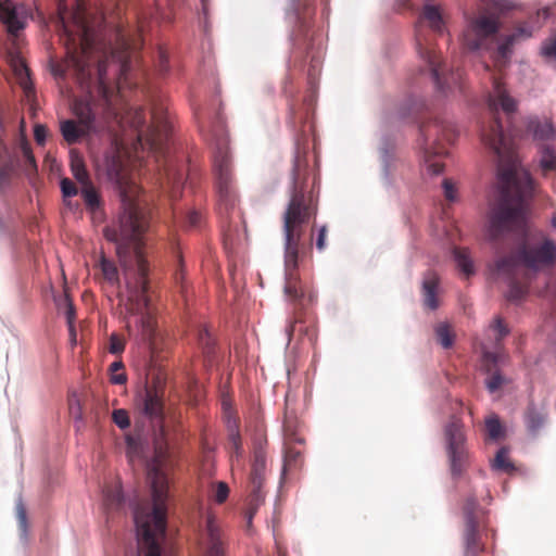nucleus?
Here are the masks:
<instances>
[{"instance_id": "1", "label": "nucleus", "mask_w": 556, "mask_h": 556, "mask_svg": "<svg viewBox=\"0 0 556 556\" xmlns=\"http://www.w3.org/2000/svg\"><path fill=\"white\" fill-rule=\"evenodd\" d=\"M491 80L488 108L492 121L482 129L481 140L497 163V195L488 212L489 237L497 240L508 232L527 233L526 214L528 200L533 193V180L520 166L514 141L504 132L498 118L500 111L506 115L515 113L517 102L509 96L500 76L492 74Z\"/></svg>"}, {"instance_id": "2", "label": "nucleus", "mask_w": 556, "mask_h": 556, "mask_svg": "<svg viewBox=\"0 0 556 556\" xmlns=\"http://www.w3.org/2000/svg\"><path fill=\"white\" fill-rule=\"evenodd\" d=\"M106 172L119 189L122 212L117 226L106 227L104 237L117 244L121 263L125 270L135 277L134 282L127 281L129 300L136 302L129 309L131 313L140 314L141 336L152 352H155L159 349V333L154 317L148 312L149 265L142 250V238L149 228V216L131 194L136 186L129 184L127 167L119 154L115 153L108 159Z\"/></svg>"}, {"instance_id": "3", "label": "nucleus", "mask_w": 556, "mask_h": 556, "mask_svg": "<svg viewBox=\"0 0 556 556\" xmlns=\"http://www.w3.org/2000/svg\"><path fill=\"white\" fill-rule=\"evenodd\" d=\"M309 169L305 149H296L292 174L290 198L282 216V231L285 239V293L293 301L304 298V289L300 280L298 267L301 241L304 227L318 211V199L315 194L316 177L308 184Z\"/></svg>"}, {"instance_id": "4", "label": "nucleus", "mask_w": 556, "mask_h": 556, "mask_svg": "<svg viewBox=\"0 0 556 556\" xmlns=\"http://www.w3.org/2000/svg\"><path fill=\"white\" fill-rule=\"evenodd\" d=\"M148 478L152 505H138L134 511L139 535V556H161V542L166 533L168 479L156 465L149 469Z\"/></svg>"}, {"instance_id": "5", "label": "nucleus", "mask_w": 556, "mask_h": 556, "mask_svg": "<svg viewBox=\"0 0 556 556\" xmlns=\"http://www.w3.org/2000/svg\"><path fill=\"white\" fill-rule=\"evenodd\" d=\"M556 261V244L544 239L541 245H530L522 241L518 249L495 262V270L503 276L509 286L508 299L519 301L528 292V270H539L551 266Z\"/></svg>"}, {"instance_id": "6", "label": "nucleus", "mask_w": 556, "mask_h": 556, "mask_svg": "<svg viewBox=\"0 0 556 556\" xmlns=\"http://www.w3.org/2000/svg\"><path fill=\"white\" fill-rule=\"evenodd\" d=\"M213 174L217 193V212L222 218L230 222L236 212L239 197L233 173L232 155L227 136L216 139L213 155Z\"/></svg>"}, {"instance_id": "7", "label": "nucleus", "mask_w": 556, "mask_h": 556, "mask_svg": "<svg viewBox=\"0 0 556 556\" xmlns=\"http://www.w3.org/2000/svg\"><path fill=\"white\" fill-rule=\"evenodd\" d=\"M422 21H426L434 33L442 34L444 31V18L441 9L433 4H426L424 7L421 20L415 26V39L418 54L429 66L431 77L437 88L441 91H445L451 88L448 79L444 77L440 56L426 34Z\"/></svg>"}, {"instance_id": "8", "label": "nucleus", "mask_w": 556, "mask_h": 556, "mask_svg": "<svg viewBox=\"0 0 556 556\" xmlns=\"http://www.w3.org/2000/svg\"><path fill=\"white\" fill-rule=\"evenodd\" d=\"M420 136L422 138L424 160L428 172L432 175L441 174L444 164L437 157L447 153L444 142L452 143L455 140L454 129L451 125L434 119L420 126Z\"/></svg>"}, {"instance_id": "9", "label": "nucleus", "mask_w": 556, "mask_h": 556, "mask_svg": "<svg viewBox=\"0 0 556 556\" xmlns=\"http://www.w3.org/2000/svg\"><path fill=\"white\" fill-rule=\"evenodd\" d=\"M444 435L451 473L458 478L469 465V452L462 420L453 417L445 427Z\"/></svg>"}, {"instance_id": "10", "label": "nucleus", "mask_w": 556, "mask_h": 556, "mask_svg": "<svg viewBox=\"0 0 556 556\" xmlns=\"http://www.w3.org/2000/svg\"><path fill=\"white\" fill-rule=\"evenodd\" d=\"M266 438H261L254 442L253 460L250 473L249 508L247 511L249 527L252 523L254 514L265 500L263 484L265 482L266 475Z\"/></svg>"}, {"instance_id": "11", "label": "nucleus", "mask_w": 556, "mask_h": 556, "mask_svg": "<svg viewBox=\"0 0 556 556\" xmlns=\"http://www.w3.org/2000/svg\"><path fill=\"white\" fill-rule=\"evenodd\" d=\"M498 17L492 14H480L470 20L464 33V46L469 50L489 49L500 30Z\"/></svg>"}, {"instance_id": "12", "label": "nucleus", "mask_w": 556, "mask_h": 556, "mask_svg": "<svg viewBox=\"0 0 556 556\" xmlns=\"http://www.w3.org/2000/svg\"><path fill=\"white\" fill-rule=\"evenodd\" d=\"M463 515L465 520L463 532L464 556H479L484 551V544L481 542L479 533L483 511L475 496H470L466 500L463 507Z\"/></svg>"}, {"instance_id": "13", "label": "nucleus", "mask_w": 556, "mask_h": 556, "mask_svg": "<svg viewBox=\"0 0 556 556\" xmlns=\"http://www.w3.org/2000/svg\"><path fill=\"white\" fill-rule=\"evenodd\" d=\"M137 408L150 420L162 424L164 419V391L159 379L146 386L137 401Z\"/></svg>"}, {"instance_id": "14", "label": "nucleus", "mask_w": 556, "mask_h": 556, "mask_svg": "<svg viewBox=\"0 0 556 556\" xmlns=\"http://www.w3.org/2000/svg\"><path fill=\"white\" fill-rule=\"evenodd\" d=\"M200 548L203 556H226V539L213 514L206 515Z\"/></svg>"}, {"instance_id": "15", "label": "nucleus", "mask_w": 556, "mask_h": 556, "mask_svg": "<svg viewBox=\"0 0 556 556\" xmlns=\"http://www.w3.org/2000/svg\"><path fill=\"white\" fill-rule=\"evenodd\" d=\"M18 157L16 149L10 150L0 140V193L9 191L17 177Z\"/></svg>"}, {"instance_id": "16", "label": "nucleus", "mask_w": 556, "mask_h": 556, "mask_svg": "<svg viewBox=\"0 0 556 556\" xmlns=\"http://www.w3.org/2000/svg\"><path fill=\"white\" fill-rule=\"evenodd\" d=\"M0 21L7 26L9 34L16 35L26 24L24 7H16L11 0H0Z\"/></svg>"}, {"instance_id": "17", "label": "nucleus", "mask_w": 556, "mask_h": 556, "mask_svg": "<svg viewBox=\"0 0 556 556\" xmlns=\"http://www.w3.org/2000/svg\"><path fill=\"white\" fill-rule=\"evenodd\" d=\"M223 410H224V417L227 422V428L229 432V443L231 446V450L233 451L237 458H240L242 456L243 450H242V441L241 435L239 431V420L236 416V410L231 406V404L227 401L223 402Z\"/></svg>"}, {"instance_id": "18", "label": "nucleus", "mask_w": 556, "mask_h": 556, "mask_svg": "<svg viewBox=\"0 0 556 556\" xmlns=\"http://www.w3.org/2000/svg\"><path fill=\"white\" fill-rule=\"evenodd\" d=\"M530 36L531 33L523 26L516 28V30L513 34L506 36L505 39L497 47L494 56L495 65L500 67V70H502V67H505L508 62L511 52V47L515 43V41H517L519 38H528Z\"/></svg>"}, {"instance_id": "19", "label": "nucleus", "mask_w": 556, "mask_h": 556, "mask_svg": "<svg viewBox=\"0 0 556 556\" xmlns=\"http://www.w3.org/2000/svg\"><path fill=\"white\" fill-rule=\"evenodd\" d=\"M527 130L538 141H553L556 137L555 128L547 118L530 117L527 123Z\"/></svg>"}, {"instance_id": "20", "label": "nucleus", "mask_w": 556, "mask_h": 556, "mask_svg": "<svg viewBox=\"0 0 556 556\" xmlns=\"http://www.w3.org/2000/svg\"><path fill=\"white\" fill-rule=\"evenodd\" d=\"M73 111L83 127L87 130H93L94 118L98 114L97 106L92 105L90 101L76 99L73 104Z\"/></svg>"}, {"instance_id": "21", "label": "nucleus", "mask_w": 556, "mask_h": 556, "mask_svg": "<svg viewBox=\"0 0 556 556\" xmlns=\"http://www.w3.org/2000/svg\"><path fill=\"white\" fill-rule=\"evenodd\" d=\"M438 287V275L433 271H428L422 281V296L425 306L432 311L439 307Z\"/></svg>"}, {"instance_id": "22", "label": "nucleus", "mask_w": 556, "mask_h": 556, "mask_svg": "<svg viewBox=\"0 0 556 556\" xmlns=\"http://www.w3.org/2000/svg\"><path fill=\"white\" fill-rule=\"evenodd\" d=\"M315 0H291V10L300 28L306 27L307 20L314 14Z\"/></svg>"}, {"instance_id": "23", "label": "nucleus", "mask_w": 556, "mask_h": 556, "mask_svg": "<svg viewBox=\"0 0 556 556\" xmlns=\"http://www.w3.org/2000/svg\"><path fill=\"white\" fill-rule=\"evenodd\" d=\"M90 130H87L80 124L79 126L72 119H66L61 123V134L64 140L70 143H76L83 136Z\"/></svg>"}, {"instance_id": "24", "label": "nucleus", "mask_w": 556, "mask_h": 556, "mask_svg": "<svg viewBox=\"0 0 556 556\" xmlns=\"http://www.w3.org/2000/svg\"><path fill=\"white\" fill-rule=\"evenodd\" d=\"M302 463L303 457L301 451L290 444H286L282 476L285 477L287 473L299 469L302 466Z\"/></svg>"}, {"instance_id": "25", "label": "nucleus", "mask_w": 556, "mask_h": 556, "mask_svg": "<svg viewBox=\"0 0 556 556\" xmlns=\"http://www.w3.org/2000/svg\"><path fill=\"white\" fill-rule=\"evenodd\" d=\"M525 421L531 433H536L545 422V415L533 404H529L525 413Z\"/></svg>"}, {"instance_id": "26", "label": "nucleus", "mask_w": 556, "mask_h": 556, "mask_svg": "<svg viewBox=\"0 0 556 556\" xmlns=\"http://www.w3.org/2000/svg\"><path fill=\"white\" fill-rule=\"evenodd\" d=\"M80 194L88 210L96 212L101 207V198L92 182L80 186Z\"/></svg>"}, {"instance_id": "27", "label": "nucleus", "mask_w": 556, "mask_h": 556, "mask_svg": "<svg viewBox=\"0 0 556 556\" xmlns=\"http://www.w3.org/2000/svg\"><path fill=\"white\" fill-rule=\"evenodd\" d=\"M540 153V166L543 174L547 175L549 172L556 170L555 150L548 144H543Z\"/></svg>"}, {"instance_id": "28", "label": "nucleus", "mask_w": 556, "mask_h": 556, "mask_svg": "<svg viewBox=\"0 0 556 556\" xmlns=\"http://www.w3.org/2000/svg\"><path fill=\"white\" fill-rule=\"evenodd\" d=\"M198 343L206 356H210L214 351L215 340L206 327L200 325L197 330Z\"/></svg>"}, {"instance_id": "29", "label": "nucleus", "mask_w": 556, "mask_h": 556, "mask_svg": "<svg viewBox=\"0 0 556 556\" xmlns=\"http://www.w3.org/2000/svg\"><path fill=\"white\" fill-rule=\"evenodd\" d=\"M453 254H454V260L457 264V267L462 270V273L464 275H466L467 277L472 275L473 266H472V262L469 256L468 250L455 248Z\"/></svg>"}, {"instance_id": "30", "label": "nucleus", "mask_w": 556, "mask_h": 556, "mask_svg": "<svg viewBox=\"0 0 556 556\" xmlns=\"http://www.w3.org/2000/svg\"><path fill=\"white\" fill-rule=\"evenodd\" d=\"M493 468L507 473L516 470L515 465L510 462L508 452L505 447H502L497 451L493 462Z\"/></svg>"}, {"instance_id": "31", "label": "nucleus", "mask_w": 556, "mask_h": 556, "mask_svg": "<svg viewBox=\"0 0 556 556\" xmlns=\"http://www.w3.org/2000/svg\"><path fill=\"white\" fill-rule=\"evenodd\" d=\"M283 433L286 439V444H291L293 442L302 443L303 439L298 434V421L295 418H290L286 416L283 422Z\"/></svg>"}, {"instance_id": "32", "label": "nucleus", "mask_w": 556, "mask_h": 556, "mask_svg": "<svg viewBox=\"0 0 556 556\" xmlns=\"http://www.w3.org/2000/svg\"><path fill=\"white\" fill-rule=\"evenodd\" d=\"M104 503L109 509H117L123 503V493L121 486L106 489L104 492Z\"/></svg>"}, {"instance_id": "33", "label": "nucleus", "mask_w": 556, "mask_h": 556, "mask_svg": "<svg viewBox=\"0 0 556 556\" xmlns=\"http://www.w3.org/2000/svg\"><path fill=\"white\" fill-rule=\"evenodd\" d=\"M72 174L80 186L91 182L89 174L81 159L75 157L71 163Z\"/></svg>"}, {"instance_id": "34", "label": "nucleus", "mask_w": 556, "mask_h": 556, "mask_svg": "<svg viewBox=\"0 0 556 556\" xmlns=\"http://www.w3.org/2000/svg\"><path fill=\"white\" fill-rule=\"evenodd\" d=\"M435 334L439 343L444 348L448 349L454 343V334L447 324H439L435 327Z\"/></svg>"}, {"instance_id": "35", "label": "nucleus", "mask_w": 556, "mask_h": 556, "mask_svg": "<svg viewBox=\"0 0 556 556\" xmlns=\"http://www.w3.org/2000/svg\"><path fill=\"white\" fill-rule=\"evenodd\" d=\"M296 332H299V333L305 332V334L308 336L311 343H313L315 340V330L313 328L309 329L308 327H303L302 323L299 319L291 321L287 328V334L289 337V340H291L292 337H294V334Z\"/></svg>"}, {"instance_id": "36", "label": "nucleus", "mask_w": 556, "mask_h": 556, "mask_svg": "<svg viewBox=\"0 0 556 556\" xmlns=\"http://www.w3.org/2000/svg\"><path fill=\"white\" fill-rule=\"evenodd\" d=\"M229 495V486L224 481L212 484V497L217 504H223Z\"/></svg>"}, {"instance_id": "37", "label": "nucleus", "mask_w": 556, "mask_h": 556, "mask_svg": "<svg viewBox=\"0 0 556 556\" xmlns=\"http://www.w3.org/2000/svg\"><path fill=\"white\" fill-rule=\"evenodd\" d=\"M485 428L489 438L492 440H497L502 435L503 428L500 419L496 416L489 417L485 420Z\"/></svg>"}, {"instance_id": "38", "label": "nucleus", "mask_w": 556, "mask_h": 556, "mask_svg": "<svg viewBox=\"0 0 556 556\" xmlns=\"http://www.w3.org/2000/svg\"><path fill=\"white\" fill-rule=\"evenodd\" d=\"M100 266H101L102 274L108 281H110L112 283L117 281V279H118L117 268L114 265V263H112L111 261L103 257L101 260Z\"/></svg>"}, {"instance_id": "39", "label": "nucleus", "mask_w": 556, "mask_h": 556, "mask_svg": "<svg viewBox=\"0 0 556 556\" xmlns=\"http://www.w3.org/2000/svg\"><path fill=\"white\" fill-rule=\"evenodd\" d=\"M109 352L114 355H119L125 350V340L117 333H112L109 340Z\"/></svg>"}, {"instance_id": "40", "label": "nucleus", "mask_w": 556, "mask_h": 556, "mask_svg": "<svg viewBox=\"0 0 556 556\" xmlns=\"http://www.w3.org/2000/svg\"><path fill=\"white\" fill-rule=\"evenodd\" d=\"M112 419L115 422V425L123 430L127 429L130 426V419L127 410L125 409L119 408L113 410Z\"/></svg>"}, {"instance_id": "41", "label": "nucleus", "mask_w": 556, "mask_h": 556, "mask_svg": "<svg viewBox=\"0 0 556 556\" xmlns=\"http://www.w3.org/2000/svg\"><path fill=\"white\" fill-rule=\"evenodd\" d=\"M491 328L496 332V345H500L501 341L509 333V329L504 325L501 317L495 318Z\"/></svg>"}, {"instance_id": "42", "label": "nucleus", "mask_w": 556, "mask_h": 556, "mask_svg": "<svg viewBox=\"0 0 556 556\" xmlns=\"http://www.w3.org/2000/svg\"><path fill=\"white\" fill-rule=\"evenodd\" d=\"M542 54L556 60V34L543 42Z\"/></svg>"}, {"instance_id": "43", "label": "nucleus", "mask_w": 556, "mask_h": 556, "mask_svg": "<svg viewBox=\"0 0 556 556\" xmlns=\"http://www.w3.org/2000/svg\"><path fill=\"white\" fill-rule=\"evenodd\" d=\"M505 383V378L500 372H493L486 380V388L490 392L497 391Z\"/></svg>"}, {"instance_id": "44", "label": "nucleus", "mask_w": 556, "mask_h": 556, "mask_svg": "<svg viewBox=\"0 0 556 556\" xmlns=\"http://www.w3.org/2000/svg\"><path fill=\"white\" fill-rule=\"evenodd\" d=\"M60 185H61V191L63 193V197H65V198H71V197H74V195H76L78 193L77 187L68 178H63L61 180Z\"/></svg>"}, {"instance_id": "45", "label": "nucleus", "mask_w": 556, "mask_h": 556, "mask_svg": "<svg viewBox=\"0 0 556 556\" xmlns=\"http://www.w3.org/2000/svg\"><path fill=\"white\" fill-rule=\"evenodd\" d=\"M443 190H444V195L446 198V200L448 201H455L456 200V194H457V190H456V187L454 185V182L451 180V179H444L443 180Z\"/></svg>"}, {"instance_id": "46", "label": "nucleus", "mask_w": 556, "mask_h": 556, "mask_svg": "<svg viewBox=\"0 0 556 556\" xmlns=\"http://www.w3.org/2000/svg\"><path fill=\"white\" fill-rule=\"evenodd\" d=\"M20 150L23 153L26 162L30 165H35V157L33 155L31 149L24 137L20 139Z\"/></svg>"}, {"instance_id": "47", "label": "nucleus", "mask_w": 556, "mask_h": 556, "mask_svg": "<svg viewBox=\"0 0 556 556\" xmlns=\"http://www.w3.org/2000/svg\"><path fill=\"white\" fill-rule=\"evenodd\" d=\"M202 220V215L197 211L188 212L186 216V224L190 228H195L200 225Z\"/></svg>"}, {"instance_id": "48", "label": "nucleus", "mask_w": 556, "mask_h": 556, "mask_svg": "<svg viewBox=\"0 0 556 556\" xmlns=\"http://www.w3.org/2000/svg\"><path fill=\"white\" fill-rule=\"evenodd\" d=\"M64 303H65V316L67 319V325H74L75 308H74L72 301L68 299L67 295L64 296Z\"/></svg>"}, {"instance_id": "49", "label": "nucleus", "mask_w": 556, "mask_h": 556, "mask_svg": "<svg viewBox=\"0 0 556 556\" xmlns=\"http://www.w3.org/2000/svg\"><path fill=\"white\" fill-rule=\"evenodd\" d=\"M328 228L326 225L321 226L318 229V235L316 238V248L319 251H323L326 248V237H327Z\"/></svg>"}, {"instance_id": "50", "label": "nucleus", "mask_w": 556, "mask_h": 556, "mask_svg": "<svg viewBox=\"0 0 556 556\" xmlns=\"http://www.w3.org/2000/svg\"><path fill=\"white\" fill-rule=\"evenodd\" d=\"M48 135V129L43 125H36L34 129L35 140L38 144H43L46 137Z\"/></svg>"}, {"instance_id": "51", "label": "nucleus", "mask_w": 556, "mask_h": 556, "mask_svg": "<svg viewBox=\"0 0 556 556\" xmlns=\"http://www.w3.org/2000/svg\"><path fill=\"white\" fill-rule=\"evenodd\" d=\"M127 380V377L124 372L115 374L113 372L111 376V382L115 384H123Z\"/></svg>"}, {"instance_id": "52", "label": "nucleus", "mask_w": 556, "mask_h": 556, "mask_svg": "<svg viewBox=\"0 0 556 556\" xmlns=\"http://www.w3.org/2000/svg\"><path fill=\"white\" fill-rule=\"evenodd\" d=\"M151 116H168L167 110L163 105H154L151 111Z\"/></svg>"}, {"instance_id": "53", "label": "nucleus", "mask_w": 556, "mask_h": 556, "mask_svg": "<svg viewBox=\"0 0 556 556\" xmlns=\"http://www.w3.org/2000/svg\"><path fill=\"white\" fill-rule=\"evenodd\" d=\"M483 357H484V359L486 362H492V363H497L498 362V354L497 353L484 351L483 352Z\"/></svg>"}, {"instance_id": "54", "label": "nucleus", "mask_w": 556, "mask_h": 556, "mask_svg": "<svg viewBox=\"0 0 556 556\" xmlns=\"http://www.w3.org/2000/svg\"><path fill=\"white\" fill-rule=\"evenodd\" d=\"M160 71L161 72L167 71V58L163 51L160 52Z\"/></svg>"}, {"instance_id": "55", "label": "nucleus", "mask_w": 556, "mask_h": 556, "mask_svg": "<svg viewBox=\"0 0 556 556\" xmlns=\"http://www.w3.org/2000/svg\"><path fill=\"white\" fill-rule=\"evenodd\" d=\"M214 123H215L214 127L223 132L224 131V121L219 113L216 115V121Z\"/></svg>"}, {"instance_id": "56", "label": "nucleus", "mask_w": 556, "mask_h": 556, "mask_svg": "<svg viewBox=\"0 0 556 556\" xmlns=\"http://www.w3.org/2000/svg\"><path fill=\"white\" fill-rule=\"evenodd\" d=\"M124 368V365L122 362H114L110 366V370L113 372H116L118 370H122Z\"/></svg>"}, {"instance_id": "57", "label": "nucleus", "mask_w": 556, "mask_h": 556, "mask_svg": "<svg viewBox=\"0 0 556 556\" xmlns=\"http://www.w3.org/2000/svg\"><path fill=\"white\" fill-rule=\"evenodd\" d=\"M68 331L72 344H76V330L74 325H68Z\"/></svg>"}, {"instance_id": "58", "label": "nucleus", "mask_w": 556, "mask_h": 556, "mask_svg": "<svg viewBox=\"0 0 556 556\" xmlns=\"http://www.w3.org/2000/svg\"><path fill=\"white\" fill-rule=\"evenodd\" d=\"M539 14H542L544 18H547L552 15V9L551 8H545V9H542Z\"/></svg>"}, {"instance_id": "59", "label": "nucleus", "mask_w": 556, "mask_h": 556, "mask_svg": "<svg viewBox=\"0 0 556 556\" xmlns=\"http://www.w3.org/2000/svg\"><path fill=\"white\" fill-rule=\"evenodd\" d=\"M18 517H20V522L23 527H25V523H26V515H25V511L23 509L20 510V514H18Z\"/></svg>"}, {"instance_id": "60", "label": "nucleus", "mask_w": 556, "mask_h": 556, "mask_svg": "<svg viewBox=\"0 0 556 556\" xmlns=\"http://www.w3.org/2000/svg\"><path fill=\"white\" fill-rule=\"evenodd\" d=\"M208 2H210V0H201L202 10H203V13H204V14H207V10H208Z\"/></svg>"}, {"instance_id": "61", "label": "nucleus", "mask_w": 556, "mask_h": 556, "mask_svg": "<svg viewBox=\"0 0 556 556\" xmlns=\"http://www.w3.org/2000/svg\"><path fill=\"white\" fill-rule=\"evenodd\" d=\"M456 77H457V79L460 78L462 74L459 72H457L456 74H454V73L451 74V78L453 79V81L456 79Z\"/></svg>"}, {"instance_id": "62", "label": "nucleus", "mask_w": 556, "mask_h": 556, "mask_svg": "<svg viewBox=\"0 0 556 556\" xmlns=\"http://www.w3.org/2000/svg\"><path fill=\"white\" fill-rule=\"evenodd\" d=\"M18 71H20V73L25 72L28 75V68L24 64H21V67L18 68Z\"/></svg>"}, {"instance_id": "63", "label": "nucleus", "mask_w": 556, "mask_h": 556, "mask_svg": "<svg viewBox=\"0 0 556 556\" xmlns=\"http://www.w3.org/2000/svg\"><path fill=\"white\" fill-rule=\"evenodd\" d=\"M126 67H127L126 63L122 64L119 67L121 72L124 73L126 71Z\"/></svg>"}, {"instance_id": "64", "label": "nucleus", "mask_w": 556, "mask_h": 556, "mask_svg": "<svg viewBox=\"0 0 556 556\" xmlns=\"http://www.w3.org/2000/svg\"><path fill=\"white\" fill-rule=\"evenodd\" d=\"M552 225L556 229V216L553 217Z\"/></svg>"}]
</instances>
